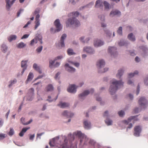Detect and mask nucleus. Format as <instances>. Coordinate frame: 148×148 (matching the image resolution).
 <instances>
[{
    "instance_id": "nucleus-1",
    "label": "nucleus",
    "mask_w": 148,
    "mask_h": 148,
    "mask_svg": "<svg viewBox=\"0 0 148 148\" xmlns=\"http://www.w3.org/2000/svg\"><path fill=\"white\" fill-rule=\"evenodd\" d=\"M79 14V13L77 11L69 14V16H71L73 17L68 19L67 20L66 23V27H68L71 25H73L75 27L79 26L80 25L79 22L75 17L78 16Z\"/></svg>"
},
{
    "instance_id": "nucleus-2",
    "label": "nucleus",
    "mask_w": 148,
    "mask_h": 148,
    "mask_svg": "<svg viewBox=\"0 0 148 148\" xmlns=\"http://www.w3.org/2000/svg\"><path fill=\"white\" fill-rule=\"evenodd\" d=\"M111 83L109 91L111 95L114 94L116 91L122 86H123V83L121 81H118L116 80H112L111 81Z\"/></svg>"
},
{
    "instance_id": "nucleus-3",
    "label": "nucleus",
    "mask_w": 148,
    "mask_h": 148,
    "mask_svg": "<svg viewBox=\"0 0 148 148\" xmlns=\"http://www.w3.org/2000/svg\"><path fill=\"white\" fill-rule=\"evenodd\" d=\"M74 134L81 138L80 140V144H81L83 141H84V144H87V141L89 140V139L86 138L81 132L78 131L74 133Z\"/></svg>"
},
{
    "instance_id": "nucleus-4",
    "label": "nucleus",
    "mask_w": 148,
    "mask_h": 148,
    "mask_svg": "<svg viewBox=\"0 0 148 148\" xmlns=\"http://www.w3.org/2000/svg\"><path fill=\"white\" fill-rule=\"evenodd\" d=\"M54 25L56 28V29L53 32V28H51L50 31L52 33H54L56 32H59L62 29V27L61 26L59 19H57L55 21Z\"/></svg>"
},
{
    "instance_id": "nucleus-5",
    "label": "nucleus",
    "mask_w": 148,
    "mask_h": 148,
    "mask_svg": "<svg viewBox=\"0 0 148 148\" xmlns=\"http://www.w3.org/2000/svg\"><path fill=\"white\" fill-rule=\"evenodd\" d=\"M105 64V62L103 60H99L97 62V65L99 69V72L100 73H103L106 72L108 70V68H106L104 69L103 71H101L100 70V69L103 67Z\"/></svg>"
},
{
    "instance_id": "nucleus-6",
    "label": "nucleus",
    "mask_w": 148,
    "mask_h": 148,
    "mask_svg": "<svg viewBox=\"0 0 148 148\" xmlns=\"http://www.w3.org/2000/svg\"><path fill=\"white\" fill-rule=\"evenodd\" d=\"M138 103L141 107L144 108H145L147 105L148 102L145 98L141 97L138 101Z\"/></svg>"
},
{
    "instance_id": "nucleus-7",
    "label": "nucleus",
    "mask_w": 148,
    "mask_h": 148,
    "mask_svg": "<svg viewBox=\"0 0 148 148\" xmlns=\"http://www.w3.org/2000/svg\"><path fill=\"white\" fill-rule=\"evenodd\" d=\"M116 49L114 47H110L108 49V52L110 53L112 57H115L117 55Z\"/></svg>"
},
{
    "instance_id": "nucleus-8",
    "label": "nucleus",
    "mask_w": 148,
    "mask_h": 148,
    "mask_svg": "<svg viewBox=\"0 0 148 148\" xmlns=\"http://www.w3.org/2000/svg\"><path fill=\"white\" fill-rule=\"evenodd\" d=\"M134 135L136 136H138L140 135V133L141 129L140 126H136L134 128Z\"/></svg>"
},
{
    "instance_id": "nucleus-9",
    "label": "nucleus",
    "mask_w": 148,
    "mask_h": 148,
    "mask_svg": "<svg viewBox=\"0 0 148 148\" xmlns=\"http://www.w3.org/2000/svg\"><path fill=\"white\" fill-rule=\"evenodd\" d=\"M77 88V86H76L74 84L71 85L67 89V90L69 92L72 93H75L76 91V88Z\"/></svg>"
},
{
    "instance_id": "nucleus-10",
    "label": "nucleus",
    "mask_w": 148,
    "mask_h": 148,
    "mask_svg": "<svg viewBox=\"0 0 148 148\" xmlns=\"http://www.w3.org/2000/svg\"><path fill=\"white\" fill-rule=\"evenodd\" d=\"M139 119L136 118V116H131L129 118L128 120H124L122 121V122L124 123L127 125L130 122H131V121L133 120L134 121H137Z\"/></svg>"
},
{
    "instance_id": "nucleus-11",
    "label": "nucleus",
    "mask_w": 148,
    "mask_h": 148,
    "mask_svg": "<svg viewBox=\"0 0 148 148\" xmlns=\"http://www.w3.org/2000/svg\"><path fill=\"white\" fill-rule=\"evenodd\" d=\"M16 0H12L10 2V0H5L6 7L7 9L9 10L11 5L14 3Z\"/></svg>"
},
{
    "instance_id": "nucleus-12",
    "label": "nucleus",
    "mask_w": 148,
    "mask_h": 148,
    "mask_svg": "<svg viewBox=\"0 0 148 148\" xmlns=\"http://www.w3.org/2000/svg\"><path fill=\"white\" fill-rule=\"evenodd\" d=\"M59 137L57 136L54 138L49 142V145L51 147H54L56 145V143L58 140L59 139Z\"/></svg>"
},
{
    "instance_id": "nucleus-13",
    "label": "nucleus",
    "mask_w": 148,
    "mask_h": 148,
    "mask_svg": "<svg viewBox=\"0 0 148 148\" xmlns=\"http://www.w3.org/2000/svg\"><path fill=\"white\" fill-rule=\"evenodd\" d=\"M121 14V12L120 11L117 10H114L111 12L110 15L111 17H113L116 15L119 16Z\"/></svg>"
},
{
    "instance_id": "nucleus-14",
    "label": "nucleus",
    "mask_w": 148,
    "mask_h": 148,
    "mask_svg": "<svg viewBox=\"0 0 148 148\" xmlns=\"http://www.w3.org/2000/svg\"><path fill=\"white\" fill-rule=\"evenodd\" d=\"M63 139H64V143L60 145L59 147V148H67V142L68 140L66 139V136H64L63 137Z\"/></svg>"
},
{
    "instance_id": "nucleus-15",
    "label": "nucleus",
    "mask_w": 148,
    "mask_h": 148,
    "mask_svg": "<svg viewBox=\"0 0 148 148\" xmlns=\"http://www.w3.org/2000/svg\"><path fill=\"white\" fill-rule=\"evenodd\" d=\"M104 44L103 42L100 40H97L95 41L94 45L95 47L101 46Z\"/></svg>"
},
{
    "instance_id": "nucleus-16",
    "label": "nucleus",
    "mask_w": 148,
    "mask_h": 148,
    "mask_svg": "<svg viewBox=\"0 0 148 148\" xmlns=\"http://www.w3.org/2000/svg\"><path fill=\"white\" fill-rule=\"evenodd\" d=\"M65 67L66 70L69 72H73L75 71V69L74 68L69 66V64L67 63L65 64Z\"/></svg>"
},
{
    "instance_id": "nucleus-17",
    "label": "nucleus",
    "mask_w": 148,
    "mask_h": 148,
    "mask_svg": "<svg viewBox=\"0 0 148 148\" xmlns=\"http://www.w3.org/2000/svg\"><path fill=\"white\" fill-rule=\"evenodd\" d=\"M27 60L22 61L21 62V66L22 68H23V70L22 72V74H23L24 72V71L26 69L27 67Z\"/></svg>"
},
{
    "instance_id": "nucleus-18",
    "label": "nucleus",
    "mask_w": 148,
    "mask_h": 148,
    "mask_svg": "<svg viewBox=\"0 0 148 148\" xmlns=\"http://www.w3.org/2000/svg\"><path fill=\"white\" fill-rule=\"evenodd\" d=\"M69 105V104L68 103H62V102H60L59 103L58 105V106L62 108H65L68 107Z\"/></svg>"
},
{
    "instance_id": "nucleus-19",
    "label": "nucleus",
    "mask_w": 148,
    "mask_h": 148,
    "mask_svg": "<svg viewBox=\"0 0 148 148\" xmlns=\"http://www.w3.org/2000/svg\"><path fill=\"white\" fill-rule=\"evenodd\" d=\"M66 35L65 34H63L61 36V41L60 43V45L62 47L64 46V40L66 37Z\"/></svg>"
},
{
    "instance_id": "nucleus-20",
    "label": "nucleus",
    "mask_w": 148,
    "mask_h": 148,
    "mask_svg": "<svg viewBox=\"0 0 148 148\" xmlns=\"http://www.w3.org/2000/svg\"><path fill=\"white\" fill-rule=\"evenodd\" d=\"M63 116L67 117H71L73 115V114L70 112H68L66 111H64L62 114Z\"/></svg>"
},
{
    "instance_id": "nucleus-21",
    "label": "nucleus",
    "mask_w": 148,
    "mask_h": 148,
    "mask_svg": "<svg viewBox=\"0 0 148 148\" xmlns=\"http://www.w3.org/2000/svg\"><path fill=\"white\" fill-rule=\"evenodd\" d=\"M90 93V92L88 90H86L81 94L79 95V97L80 98H82L87 95Z\"/></svg>"
},
{
    "instance_id": "nucleus-22",
    "label": "nucleus",
    "mask_w": 148,
    "mask_h": 148,
    "mask_svg": "<svg viewBox=\"0 0 148 148\" xmlns=\"http://www.w3.org/2000/svg\"><path fill=\"white\" fill-rule=\"evenodd\" d=\"M84 127L87 129H89L91 126V123L88 121H85L84 122Z\"/></svg>"
},
{
    "instance_id": "nucleus-23",
    "label": "nucleus",
    "mask_w": 148,
    "mask_h": 148,
    "mask_svg": "<svg viewBox=\"0 0 148 148\" xmlns=\"http://www.w3.org/2000/svg\"><path fill=\"white\" fill-rule=\"evenodd\" d=\"M53 90V85L51 84H48L45 88V90L47 91H51Z\"/></svg>"
},
{
    "instance_id": "nucleus-24",
    "label": "nucleus",
    "mask_w": 148,
    "mask_h": 148,
    "mask_svg": "<svg viewBox=\"0 0 148 148\" xmlns=\"http://www.w3.org/2000/svg\"><path fill=\"white\" fill-rule=\"evenodd\" d=\"M62 58V56H58L56 58L55 60L54 61L50 60L49 61V67L51 68H52L53 64L54 62V61L58 60L61 59Z\"/></svg>"
},
{
    "instance_id": "nucleus-25",
    "label": "nucleus",
    "mask_w": 148,
    "mask_h": 148,
    "mask_svg": "<svg viewBox=\"0 0 148 148\" xmlns=\"http://www.w3.org/2000/svg\"><path fill=\"white\" fill-rule=\"evenodd\" d=\"M30 129V127L23 128L22 129L21 132L19 134V135L20 136H23L24 134V133L25 132L27 131Z\"/></svg>"
},
{
    "instance_id": "nucleus-26",
    "label": "nucleus",
    "mask_w": 148,
    "mask_h": 148,
    "mask_svg": "<svg viewBox=\"0 0 148 148\" xmlns=\"http://www.w3.org/2000/svg\"><path fill=\"white\" fill-rule=\"evenodd\" d=\"M92 49L90 47H85L84 48L83 51L87 53H91L92 52Z\"/></svg>"
},
{
    "instance_id": "nucleus-27",
    "label": "nucleus",
    "mask_w": 148,
    "mask_h": 148,
    "mask_svg": "<svg viewBox=\"0 0 148 148\" xmlns=\"http://www.w3.org/2000/svg\"><path fill=\"white\" fill-rule=\"evenodd\" d=\"M128 38L130 40L132 41H134L135 40V36H133V34L132 33L128 35Z\"/></svg>"
},
{
    "instance_id": "nucleus-28",
    "label": "nucleus",
    "mask_w": 148,
    "mask_h": 148,
    "mask_svg": "<svg viewBox=\"0 0 148 148\" xmlns=\"http://www.w3.org/2000/svg\"><path fill=\"white\" fill-rule=\"evenodd\" d=\"M33 77L34 76L33 73L31 72H30L28 76L26 82H27L28 81H31Z\"/></svg>"
},
{
    "instance_id": "nucleus-29",
    "label": "nucleus",
    "mask_w": 148,
    "mask_h": 148,
    "mask_svg": "<svg viewBox=\"0 0 148 148\" xmlns=\"http://www.w3.org/2000/svg\"><path fill=\"white\" fill-rule=\"evenodd\" d=\"M33 68L36 70L38 71L40 73H42V71L40 70L39 67L38 66L37 64H34L33 66Z\"/></svg>"
},
{
    "instance_id": "nucleus-30",
    "label": "nucleus",
    "mask_w": 148,
    "mask_h": 148,
    "mask_svg": "<svg viewBox=\"0 0 148 148\" xmlns=\"http://www.w3.org/2000/svg\"><path fill=\"white\" fill-rule=\"evenodd\" d=\"M24 120L25 119L24 118H21L20 119L21 123L24 125H28L32 121V119H31L29 121V122H27L26 123H25Z\"/></svg>"
},
{
    "instance_id": "nucleus-31",
    "label": "nucleus",
    "mask_w": 148,
    "mask_h": 148,
    "mask_svg": "<svg viewBox=\"0 0 148 148\" xmlns=\"http://www.w3.org/2000/svg\"><path fill=\"white\" fill-rule=\"evenodd\" d=\"M102 5V3L100 0H98L96 2L95 5V7L99 8L101 7V5Z\"/></svg>"
},
{
    "instance_id": "nucleus-32",
    "label": "nucleus",
    "mask_w": 148,
    "mask_h": 148,
    "mask_svg": "<svg viewBox=\"0 0 148 148\" xmlns=\"http://www.w3.org/2000/svg\"><path fill=\"white\" fill-rule=\"evenodd\" d=\"M16 38V36L15 35H12L8 38V40L10 42L13 40H15Z\"/></svg>"
},
{
    "instance_id": "nucleus-33",
    "label": "nucleus",
    "mask_w": 148,
    "mask_h": 148,
    "mask_svg": "<svg viewBox=\"0 0 148 148\" xmlns=\"http://www.w3.org/2000/svg\"><path fill=\"white\" fill-rule=\"evenodd\" d=\"M67 52L68 55L69 56H71L75 54V53L73 52V50L71 49H69L67 50Z\"/></svg>"
},
{
    "instance_id": "nucleus-34",
    "label": "nucleus",
    "mask_w": 148,
    "mask_h": 148,
    "mask_svg": "<svg viewBox=\"0 0 148 148\" xmlns=\"http://www.w3.org/2000/svg\"><path fill=\"white\" fill-rule=\"evenodd\" d=\"M84 37H81L79 38V40L81 41L83 43H87L88 41L90 39L89 38H88L84 40Z\"/></svg>"
},
{
    "instance_id": "nucleus-35",
    "label": "nucleus",
    "mask_w": 148,
    "mask_h": 148,
    "mask_svg": "<svg viewBox=\"0 0 148 148\" xmlns=\"http://www.w3.org/2000/svg\"><path fill=\"white\" fill-rule=\"evenodd\" d=\"M123 71L122 70H119L118 71V73L116 75V77L120 78L122 75Z\"/></svg>"
},
{
    "instance_id": "nucleus-36",
    "label": "nucleus",
    "mask_w": 148,
    "mask_h": 148,
    "mask_svg": "<svg viewBox=\"0 0 148 148\" xmlns=\"http://www.w3.org/2000/svg\"><path fill=\"white\" fill-rule=\"evenodd\" d=\"M25 44H24L23 42H21L18 43L17 45V46L18 48H21L25 47Z\"/></svg>"
},
{
    "instance_id": "nucleus-37",
    "label": "nucleus",
    "mask_w": 148,
    "mask_h": 148,
    "mask_svg": "<svg viewBox=\"0 0 148 148\" xmlns=\"http://www.w3.org/2000/svg\"><path fill=\"white\" fill-rule=\"evenodd\" d=\"M106 124L108 125H109L112 124V120L109 119L107 118L105 120Z\"/></svg>"
},
{
    "instance_id": "nucleus-38",
    "label": "nucleus",
    "mask_w": 148,
    "mask_h": 148,
    "mask_svg": "<svg viewBox=\"0 0 148 148\" xmlns=\"http://www.w3.org/2000/svg\"><path fill=\"white\" fill-rule=\"evenodd\" d=\"M103 4L106 9H107L108 10L109 9L110 6V4L107 1H105L103 2Z\"/></svg>"
},
{
    "instance_id": "nucleus-39",
    "label": "nucleus",
    "mask_w": 148,
    "mask_h": 148,
    "mask_svg": "<svg viewBox=\"0 0 148 148\" xmlns=\"http://www.w3.org/2000/svg\"><path fill=\"white\" fill-rule=\"evenodd\" d=\"M2 51L4 53L7 50L8 47L5 45H3L1 46Z\"/></svg>"
},
{
    "instance_id": "nucleus-40",
    "label": "nucleus",
    "mask_w": 148,
    "mask_h": 148,
    "mask_svg": "<svg viewBox=\"0 0 148 148\" xmlns=\"http://www.w3.org/2000/svg\"><path fill=\"white\" fill-rule=\"evenodd\" d=\"M37 38H35L34 39H33L31 41L30 45H33L35 43H36L37 42Z\"/></svg>"
},
{
    "instance_id": "nucleus-41",
    "label": "nucleus",
    "mask_w": 148,
    "mask_h": 148,
    "mask_svg": "<svg viewBox=\"0 0 148 148\" xmlns=\"http://www.w3.org/2000/svg\"><path fill=\"white\" fill-rule=\"evenodd\" d=\"M138 73V72L137 71H135L134 73H130L129 74V77H133L135 75L137 74Z\"/></svg>"
},
{
    "instance_id": "nucleus-42",
    "label": "nucleus",
    "mask_w": 148,
    "mask_h": 148,
    "mask_svg": "<svg viewBox=\"0 0 148 148\" xmlns=\"http://www.w3.org/2000/svg\"><path fill=\"white\" fill-rule=\"evenodd\" d=\"M14 131L12 128H10V131L8 133V134L10 136H12L14 134Z\"/></svg>"
},
{
    "instance_id": "nucleus-43",
    "label": "nucleus",
    "mask_w": 148,
    "mask_h": 148,
    "mask_svg": "<svg viewBox=\"0 0 148 148\" xmlns=\"http://www.w3.org/2000/svg\"><path fill=\"white\" fill-rule=\"evenodd\" d=\"M7 136L6 134L0 133V140H2Z\"/></svg>"
},
{
    "instance_id": "nucleus-44",
    "label": "nucleus",
    "mask_w": 148,
    "mask_h": 148,
    "mask_svg": "<svg viewBox=\"0 0 148 148\" xmlns=\"http://www.w3.org/2000/svg\"><path fill=\"white\" fill-rule=\"evenodd\" d=\"M122 27H120L117 31V33L120 34L122 35Z\"/></svg>"
},
{
    "instance_id": "nucleus-45",
    "label": "nucleus",
    "mask_w": 148,
    "mask_h": 148,
    "mask_svg": "<svg viewBox=\"0 0 148 148\" xmlns=\"http://www.w3.org/2000/svg\"><path fill=\"white\" fill-rule=\"evenodd\" d=\"M126 44H127L126 42L123 41H121L119 43V46H123Z\"/></svg>"
},
{
    "instance_id": "nucleus-46",
    "label": "nucleus",
    "mask_w": 148,
    "mask_h": 148,
    "mask_svg": "<svg viewBox=\"0 0 148 148\" xmlns=\"http://www.w3.org/2000/svg\"><path fill=\"white\" fill-rule=\"evenodd\" d=\"M40 21H36L35 22L36 25L35 27V29H36L40 25Z\"/></svg>"
},
{
    "instance_id": "nucleus-47",
    "label": "nucleus",
    "mask_w": 148,
    "mask_h": 148,
    "mask_svg": "<svg viewBox=\"0 0 148 148\" xmlns=\"http://www.w3.org/2000/svg\"><path fill=\"white\" fill-rule=\"evenodd\" d=\"M118 114L120 116H122L125 114L124 111L122 110L119 111Z\"/></svg>"
},
{
    "instance_id": "nucleus-48",
    "label": "nucleus",
    "mask_w": 148,
    "mask_h": 148,
    "mask_svg": "<svg viewBox=\"0 0 148 148\" xmlns=\"http://www.w3.org/2000/svg\"><path fill=\"white\" fill-rule=\"evenodd\" d=\"M42 49V46H40L38 47L36 49V51L38 53L40 52Z\"/></svg>"
},
{
    "instance_id": "nucleus-49",
    "label": "nucleus",
    "mask_w": 148,
    "mask_h": 148,
    "mask_svg": "<svg viewBox=\"0 0 148 148\" xmlns=\"http://www.w3.org/2000/svg\"><path fill=\"white\" fill-rule=\"evenodd\" d=\"M16 82V79H14L12 81H11V83L9 85V87H10L13 84H15Z\"/></svg>"
},
{
    "instance_id": "nucleus-50",
    "label": "nucleus",
    "mask_w": 148,
    "mask_h": 148,
    "mask_svg": "<svg viewBox=\"0 0 148 148\" xmlns=\"http://www.w3.org/2000/svg\"><path fill=\"white\" fill-rule=\"evenodd\" d=\"M29 92L30 93V94L32 95L34 93V89L33 88H32L29 90Z\"/></svg>"
},
{
    "instance_id": "nucleus-51",
    "label": "nucleus",
    "mask_w": 148,
    "mask_h": 148,
    "mask_svg": "<svg viewBox=\"0 0 148 148\" xmlns=\"http://www.w3.org/2000/svg\"><path fill=\"white\" fill-rule=\"evenodd\" d=\"M23 10L22 9H20L19 11H18L17 14V17H18L21 13V12L23 11Z\"/></svg>"
},
{
    "instance_id": "nucleus-52",
    "label": "nucleus",
    "mask_w": 148,
    "mask_h": 148,
    "mask_svg": "<svg viewBox=\"0 0 148 148\" xmlns=\"http://www.w3.org/2000/svg\"><path fill=\"white\" fill-rule=\"evenodd\" d=\"M140 86L139 85H138V86H137V90H136V95H138L139 93V91H140Z\"/></svg>"
},
{
    "instance_id": "nucleus-53",
    "label": "nucleus",
    "mask_w": 148,
    "mask_h": 148,
    "mask_svg": "<svg viewBox=\"0 0 148 148\" xmlns=\"http://www.w3.org/2000/svg\"><path fill=\"white\" fill-rule=\"evenodd\" d=\"M145 84L146 85H148V77L145 79L144 81Z\"/></svg>"
},
{
    "instance_id": "nucleus-54",
    "label": "nucleus",
    "mask_w": 148,
    "mask_h": 148,
    "mask_svg": "<svg viewBox=\"0 0 148 148\" xmlns=\"http://www.w3.org/2000/svg\"><path fill=\"white\" fill-rule=\"evenodd\" d=\"M93 145H94L95 146H96L97 147H99V145L98 143H97L95 141H94L93 140Z\"/></svg>"
},
{
    "instance_id": "nucleus-55",
    "label": "nucleus",
    "mask_w": 148,
    "mask_h": 148,
    "mask_svg": "<svg viewBox=\"0 0 148 148\" xmlns=\"http://www.w3.org/2000/svg\"><path fill=\"white\" fill-rule=\"evenodd\" d=\"M31 23V21H28L27 24L23 27L24 28H25L26 27L29 25Z\"/></svg>"
},
{
    "instance_id": "nucleus-56",
    "label": "nucleus",
    "mask_w": 148,
    "mask_h": 148,
    "mask_svg": "<svg viewBox=\"0 0 148 148\" xmlns=\"http://www.w3.org/2000/svg\"><path fill=\"white\" fill-rule=\"evenodd\" d=\"M29 35L28 34H25L21 38L22 39H24V38H26L28 37L29 36Z\"/></svg>"
},
{
    "instance_id": "nucleus-57",
    "label": "nucleus",
    "mask_w": 148,
    "mask_h": 148,
    "mask_svg": "<svg viewBox=\"0 0 148 148\" xmlns=\"http://www.w3.org/2000/svg\"><path fill=\"white\" fill-rule=\"evenodd\" d=\"M108 116V111H106L104 113L103 116L104 117H107Z\"/></svg>"
},
{
    "instance_id": "nucleus-58",
    "label": "nucleus",
    "mask_w": 148,
    "mask_h": 148,
    "mask_svg": "<svg viewBox=\"0 0 148 148\" xmlns=\"http://www.w3.org/2000/svg\"><path fill=\"white\" fill-rule=\"evenodd\" d=\"M3 120L1 118H0V127H1L2 126L3 124Z\"/></svg>"
},
{
    "instance_id": "nucleus-59",
    "label": "nucleus",
    "mask_w": 148,
    "mask_h": 148,
    "mask_svg": "<svg viewBox=\"0 0 148 148\" xmlns=\"http://www.w3.org/2000/svg\"><path fill=\"white\" fill-rule=\"evenodd\" d=\"M73 64H74L76 67H78L79 66V63L76 62V63H72Z\"/></svg>"
},
{
    "instance_id": "nucleus-60",
    "label": "nucleus",
    "mask_w": 148,
    "mask_h": 148,
    "mask_svg": "<svg viewBox=\"0 0 148 148\" xmlns=\"http://www.w3.org/2000/svg\"><path fill=\"white\" fill-rule=\"evenodd\" d=\"M40 15L39 14H37L36 15V21H40L39 18H40Z\"/></svg>"
},
{
    "instance_id": "nucleus-61",
    "label": "nucleus",
    "mask_w": 148,
    "mask_h": 148,
    "mask_svg": "<svg viewBox=\"0 0 148 148\" xmlns=\"http://www.w3.org/2000/svg\"><path fill=\"white\" fill-rule=\"evenodd\" d=\"M34 134L30 135L29 137V139L30 140H32L34 138Z\"/></svg>"
},
{
    "instance_id": "nucleus-62",
    "label": "nucleus",
    "mask_w": 148,
    "mask_h": 148,
    "mask_svg": "<svg viewBox=\"0 0 148 148\" xmlns=\"http://www.w3.org/2000/svg\"><path fill=\"white\" fill-rule=\"evenodd\" d=\"M39 37L40 38L37 37V40H38L40 42V44H42V38L41 37L39 36Z\"/></svg>"
},
{
    "instance_id": "nucleus-63",
    "label": "nucleus",
    "mask_w": 148,
    "mask_h": 148,
    "mask_svg": "<svg viewBox=\"0 0 148 148\" xmlns=\"http://www.w3.org/2000/svg\"><path fill=\"white\" fill-rule=\"evenodd\" d=\"M135 60L136 62H139L140 60L139 58L137 56L135 58Z\"/></svg>"
},
{
    "instance_id": "nucleus-64",
    "label": "nucleus",
    "mask_w": 148,
    "mask_h": 148,
    "mask_svg": "<svg viewBox=\"0 0 148 148\" xmlns=\"http://www.w3.org/2000/svg\"><path fill=\"white\" fill-rule=\"evenodd\" d=\"M134 112L136 113H137L138 112V108H135L134 110Z\"/></svg>"
}]
</instances>
